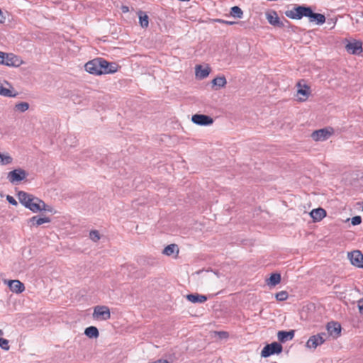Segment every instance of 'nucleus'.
Returning a JSON list of instances; mask_svg holds the SVG:
<instances>
[{
    "instance_id": "obj_1",
    "label": "nucleus",
    "mask_w": 363,
    "mask_h": 363,
    "mask_svg": "<svg viewBox=\"0 0 363 363\" xmlns=\"http://www.w3.org/2000/svg\"><path fill=\"white\" fill-rule=\"evenodd\" d=\"M84 67L86 72L95 75L115 73L118 70L116 64L108 62L106 60L99 57L87 62Z\"/></svg>"
},
{
    "instance_id": "obj_2",
    "label": "nucleus",
    "mask_w": 363,
    "mask_h": 363,
    "mask_svg": "<svg viewBox=\"0 0 363 363\" xmlns=\"http://www.w3.org/2000/svg\"><path fill=\"white\" fill-rule=\"evenodd\" d=\"M18 198L25 207L33 213L42 211L51 212L52 211V207L46 205L43 201L25 191H19Z\"/></svg>"
},
{
    "instance_id": "obj_3",
    "label": "nucleus",
    "mask_w": 363,
    "mask_h": 363,
    "mask_svg": "<svg viewBox=\"0 0 363 363\" xmlns=\"http://www.w3.org/2000/svg\"><path fill=\"white\" fill-rule=\"evenodd\" d=\"M286 17L291 19L299 20L303 17H309L311 15V9L305 6H296L290 10L285 11Z\"/></svg>"
},
{
    "instance_id": "obj_4",
    "label": "nucleus",
    "mask_w": 363,
    "mask_h": 363,
    "mask_svg": "<svg viewBox=\"0 0 363 363\" xmlns=\"http://www.w3.org/2000/svg\"><path fill=\"white\" fill-rule=\"evenodd\" d=\"M296 99L299 102L306 101L311 96V87L305 80L301 79L296 83Z\"/></svg>"
},
{
    "instance_id": "obj_5",
    "label": "nucleus",
    "mask_w": 363,
    "mask_h": 363,
    "mask_svg": "<svg viewBox=\"0 0 363 363\" xmlns=\"http://www.w3.org/2000/svg\"><path fill=\"white\" fill-rule=\"evenodd\" d=\"M334 129L332 127H327L313 131L311 133V138L315 141H325L334 134Z\"/></svg>"
},
{
    "instance_id": "obj_6",
    "label": "nucleus",
    "mask_w": 363,
    "mask_h": 363,
    "mask_svg": "<svg viewBox=\"0 0 363 363\" xmlns=\"http://www.w3.org/2000/svg\"><path fill=\"white\" fill-rule=\"evenodd\" d=\"M1 60H2V62H0V64L9 67H19L23 63L20 57L13 53L4 52V56Z\"/></svg>"
},
{
    "instance_id": "obj_7",
    "label": "nucleus",
    "mask_w": 363,
    "mask_h": 363,
    "mask_svg": "<svg viewBox=\"0 0 363 363\" xmlns=\"http://www.w3.org/2000/svg\"><path fill=\"white\" fill-rule=\"evenodd\" d=\"M93 318L99 320H107L111 318L109 308L106 306H96L94 308Z\"/></svg>"
},
{
    "instance_id": "obj_8",
    "label": "nucleus",
    "mask_w": 363,
    "mask_h": 363,
    "mask_svg": "<svg viewBox=\"0 0 363 363\" xmlns=\"http://www.w3.org/2000/svg\"><path fill=\"white\" fill-rule=\"evenodd\" d=\"M282 346L277 342H274L271 344L267 345L261 352V356L262 357H268L274 354H279L282 352Z\"/></svg>"
},
{
    "instance_id": "obj_9",
    "label": "nucleus",
    "mask_w": 363,
    "mask_h": 363,
    "mask_svg": "<svg viewBox=\"0 0 363 363\" xmlns=\"http://www.w3.org/2000/svg\"><path fill=\"white\" fill-rule=\"evenodd\" d=\"M325 337L326 334L323 333L313 335L308 340L306 346L309 349H315L325 341Z\"/></svg>"
},
{
    "instance_id": "obj_10",
    "label": "nucleus",
    "mask_w": 363,
    "mask_h": 363,
    "mask_svg": "<svg viewBox=\"0 0 363 363\" xmlns=\"http://www.w3.org/2000/svg\"><path fill=\"white\" fill-rule=\"evenodd\" d=\"M265 16L268 22L276 27L283 28L284 26L283 22L280 20L277 11L274 10L267 11Z\"/></svg>"
},
{
    "instance_id": "obj_11",
    "label": "nucleus",
    "mask_w": 363,
    "mask_h": 363,
    "mask_svg": "<svg viewBox=\"0 0 363 363\" xmlns=\"http://www.w3.org/2000/svg\"><path fill=\"white\" fill-rule=\"evenodd\" d=\"M26 176V171L19 168L9 172L8 179L11 183L13 184L23 180Z\"/></svg>"
},
{
    "instance_id": "obj_12",
    "label": "nucleus",
    "mask_w": 363,
    "mask_h": 363,
    "mask_svg": "<svg viewBox=\"0 0 363 363\" xmlns=\"http://www.w3.org/2000/svg\"><path fill=\"white\" fill-rule=\"evenodd\" d=\"M191 121L194 123L199 125H210L213 123V120L211 117L203 114L193 115Z\"/></svg>"
},
{
    "instance_id": "obj_13",
    "label": "nucleus",
    "mask_w": 363,
    "mask_h": 363,
    "mask_svg": "<svg viewBox=\"0 0 363 363\" xmlns=\"http://www.w3.org/2000/svg\"><path fill=\"white\" fill-rule=\"evenodd\" d=\"M4 283L7 284L10 290L15 294H21L24 289V284L19 280H4Z\"/></svg>"
},
{
    "instance_id": "obj_14",
    "label": "nucleus",
    "mask_w": 363,
    "mask_h": 363,
    "mask_svg": "<svg viewBox=\"0 0 363 363\" xmlns=\"http://www.w3.org/2000/svg\"><path fill=\"white\" fill-rule=\"evenodd\" d=\"M351 263L360 268H363V255L360 251L356 250L348 254Z\"/></svg>"
},
{
    "instance_id": "obj_15",
    "label": "nucleus",
    "mask_w": 363,
    "mask_h": 363,
    "mask_svg": "<svg viewBox=\"0 0 363 363\" xmlns=\"http://www.w3.org/2000/svg\"><path fill=\"white\" fill-rule=\"evenodd\" d=\"M347 51L352 55H359L362 52V43L360 41L349 43L346 45Z\"/></svg>"
},
{
    "instance_id": "obj_16",
    "label": "nucleus",
    "mask_w": 363,
    "mask_h": 363,
    "mask_svg": "<svg viewBox=\"0 0 363 363\" xmlns=\"http://www.w3.org/2000/svg\"><path fill=\"white\" fill-rule=\"evenodd\" d=\"M327 330L330 335L337 338L340 335L341 325L337 322H330L327 325Z\"/></svg>"
},
{
    "instance_id": "obj_17",
    "label": "nucleus",
    "mask_w": 363,
    "mask_h": 363,
    "mask_svg": "<svg viewBox=\"0 0 363 363\" xmlns=\"http://www.w3.org/2000/svg\"><path fill=\"white\" fill-rule=\"evenodd\" d=\"M210 72L211 68L208 65L203 67L202 65H199L195 67V74L199 79L206 78L209 75Z\"/></svg>"
},
{
    "instance_id": "obj_18",
    "label": "nucleus",
    "mask_w": 363,
    "mask_h": 363,
    "mask_svg": "<svg viewBox=\"0 0 363 363\" xmlns=\"http://www.w3.org/2000/svg\"><path fill=\"white\" fill-rule=\"evenodd\" d=\"M314 222H319L326 216V211L322 208L313 209L310 213Z\"/></svg>"
},
{
    "instance_id": "obj_19",
    "label": "nucleus",
    "mask_w": 363,
    "mask_h": 363,
    "mask_svg": "<svg viewBox=\"0 0 363 363\" xmlns=\"http://www.w3.org/2000/svg\"><path fill=\"white\" fill-rule=\"evenodd\" d=\"M50 222V219L48 217H38L33 216L28 220V223L30 227H37L44 223H48Z\"/></svg>"
},
{
    "instance_id": "obj_20",
    "label": "nucleus",
    "mask_w": 363,
    "mask_h": 363,
    "mask_svg": "<svg viewBox=\"0 0 363 363\" xmlns=\"http://www.w3.org/2000/svg\"><path fill=\"white\" fill-rule=\"evenodd\" d=\"M294 330H289V331L281 330V331H279L277 333V338L281 342H286L289 340H291L294 338Z\"/></svg>"
},
{
    "instance_id": "obj_21",
    "label": "nucleus",
    "mask_w": 363,
    "mask_h": 363,
    "mask_svg": "<svg viewBox=\"0 0 363 363\" xmlns=\"http://www.w3.org/2000/svg\"><path fill=\"white\" fill-rule=\"evenodd\" d=\"M137 13L139 18L140 26L143 28H147L149 26L148 16L143 11H139Z\"/></svg>"
},
{
    "instance_id": "obj_22",
    "label": "nucleus",
    "mask_w": 363,
    "mask_h": 363,
    "mask_svg": "<svg viewBox=\"0 0 363 363\" xmlns=\"http://www.w3.org/2000/svg\"><path fill=\"white\" fill-rule=\"evenodd\" d=\"M179 252V247L176 244L168 245L162 251V253L167 256H171L176 253L178 255Z\"/></svg>"
},
{
    "instance_id": "obj_23",
    "label": "nucleus",
    "mask_w": 363,
    "mask_h": 363,
    "mask_svg": "<svg viewBox=\"0 0 363 363\" xmlns=\"http://www.w3.org/2000/svg\"><path fill=\"white\" fill-rule=\"evenodd\" d=\"M281 281V275L278 273L272 274L269 279H266V283L269 286H274Z\"/></svg>"
},
{
    "instance_id": "obj_24",
    "label": "nucleus",
    "mask_w": 363,
    "mask_h": 363,
    "mask_svg": "<svg viewBox=\"0 0 363 363\" xmlns=\"http://www.w3.org/2000/svg\"><path fill=\"white\" fill-rule=\"evenodd\" d=\"M310 21H316L318 24H323L325 22V17L320 13H313L311 10V15L309 16Z\"/></svg>"
},
{
    "instance_id": "obj_25",
    "label": "nucleus",
    "mask_w": 363,
    "mask_h": 363,
    "mask_svg": "<svg viewBox=\"0 0 363 363\" xmlns=\"http://www.w3.org/2000/svg\"><path fill=\"white\" fill-rule=\"evenodd\" d=\"M84 334L89 338H96L99 335L98 329L94 326H89L84 330Z\"/></svg>"
},
{
    "instance_id": "obj_26",
    "label": "nucleus",
    "mask_w": 363,
    "mask_h": 363,
    "mask_svg": "<svg viewBox=\"0 0 363 363\" xmlns=\"http://www.w3.org/2000/svg\"><path fill=\"white\" fill-rule=\"evenodd\" d=\"M17 93L14 92L12 89L5 88L1 84H0V95L8 97H15L17 96Z\"/></svg>"
},
{
    "instance_id": "obj_27",
    "label": "nucleus",
    "mask_w": 363,
    "mask_h": 363,
    "mask_svg": "<svg viewBox=\"0 0 363 363\" xmlns=\"http://www.w3.org/2000/svg\"><path fill=\"white\" fill-rule=\"evenodd\" d=\"M12 162H13V158L9 154H8V153L3 154V153L0 152V164L1 165L9 164H11Z\"/></svg>"
},
{
    "instance_id": "obj_28",
    "label": "nucleus",
    "mask_w": 363,
    "mask_h": 363,
    "mask_svg": "<svg viewBox=\"0 0 363 363\" xmlns=\"http://www.w3.org/2000/svg\"><path fill=\"white\" fill-rule=\"evenodd\" d=\"M212 84L213 85L218 86L219 87H225L227 84V81L224 76L218 77L212 80Z\"/></svg>"
},
{
    "instance_id": "obj_29",
    "label": "nucleus",
    "mask_w": 363,
    "mask_h": 363,
    "mask_svg": "<svg viewBox=\"0 0 363 363\" xmlns=\"http://www.w3.org/2000/svg\"><path fill=\"white\" fill-rule=\"evenodd\" d=\"M187 301L191 303H203L207 300V296H186Z\"/></svg>"
},
{
    "instance_id": "obj_30",
    "label": "nucleus",
    "mask_w": 363,
    "mask_h": 363,
    "mask_svg": "<svg viewBox=\"0 0 363 363\" xmlns=\"http://www.w3.org/2000/svg\"><path fill=\"white\" fill-rule=\"evenodd\" d=\"M230 15L233 17L241 18L242 17L243 12L240 7L235 6L231 8Z\"/></svg>"
},
{
    "instance_id": "obj_31",
    "label": "nucleus",
    "mask_w": 363,
    "mask_h": 363,
    "mask_svg": "<svg viewBox=\"0 0 363 363\" xmlns=\"http://www.w3.org/2000/svg\"><path fill=\"white\" fill-rule=\"evenodd\" d=\"M15 108L21 112H25L29 108V104L27 102H21L16 104Z\"/></svg>"
},
{
    "instance_id": "obj_32",
    "label": "nucleus",
    "mask_w": 363,
    "mask_h": 363,
    "mask_svg": "<svg viewBox=\"0 0 363 363\" xmlns=\"http://www.w3.org/2000/svg\"><path fill=\"white\" fill-rule=\"evenodd\" d=\"M0 347L3 350L8 351L10 349L9 340L4 338H0Z\"/></svg>"
},
{
    "instance_id": "obj_33",
    "label": "nucleus",
    "mask_w": 363,
    "mask_h": 363,
    "mask_svg": "<svg viewBox=\"0 0 363 363\" xmlns=\"http://www.w3.org/2000/svg\"><path fill=\"white\" fill-rule=\"evenodd\" d=\"M89 238L94 242H97L100 240V235L97 230H91L89 233Z\"/></svg>"
},
{
    "instance_id": "obj_34",
    "label": "nucleus",
    "mask_w": 363,
    "mask_h": 363,
    "mask_svg": "<svg viewBox=\"0 0 363 363\" xmlns=\"http://www.w3.org/2000/svg\"><path fill=\"white\" fill-rule=\"evenodd\" d=\"M362 222V218L359 216H354L352 218L351 223L353 225H357L360 224Z\"/></svg>"
},
{
    "instance_id": "obj_35",
    "label": "nucleus",
    "mask_w": 363,
    "mask_h": 363,
    "mask_svg": "<svg viewBox=\"0 0 363 363\" xmlns=\"http://www.w3.org/2000/svg\"><path fill=\"white\" fill-rule=\"evenodd\" d=\"M216 334L219 337L220 339H226L228 337L229 335L228 333L225 331H219L216 332Z\"/></svg>"
},
{
    "instance_id": "obj_36",
    "label": "nucleus",
    "mask_w": 363,
    "mask_h": 363,
    "mask_svg": "<svg viewBox=\"0 0 363 363\" xmlns=\"http://www.w3.org/2000/svg\"><path fill=\"white\" fill-rule=\"evenodd\" d=\"M6 199L9 201V203H11L12 205H14V206L17 205V201H16V199L13 196H10V195H8L6 196Z\"/></svg>"
},
{
    "instance_id": "obj_37",
    "label": "nucleus",
    "mask_w": 363,
    "mask_h": 363,
    "mask_svg": "<svg viewBox=\"0 0 363 363\" xmlns=\"http://www.w3.org/2000/svg\"><path fill=\"white\" fill-rule=\"evenodd\" d=\"M358 308L360 313L363 314V299L358 301Z\"/></svg>"
},
{
    "instance_id": "obj_38",
    "label": "nucleus",
    "mask_w": 363,
    "mask_h": 363,
    "mask_svg": "<svg viewBox=\"0 0 363 363\" xmlns=\"http://www.w3.org/2000/svg\"><path fill=\"white\" fill-rule=\"evenodd\" d=\"M218 21L225 23L226 25H233L235 23V22H233V21H224V20H218Z\"/></svg>"
},
{
    "instance_id": "obj_39",
    "label": "nucleus",
    "mask_w": 363,
    "mask_h": 363,
    "mask_svg": "<svg viewBox=\"0 0 363 363\" xmlns=\"http://www.w3.org/2000/svg\"><path fill=\"white\" fill-rule=\"evenodd\" d=\"M121 11L123 13H128L129 11V8L127 6H122Z\"/></svg>"
},
{
    "instance_id": "obj_40",
    "label": "nucleus",
    "mask_w": 363,
    "mask_h": 363,
    "mask_svg": "<svg viewBox=\"0 0 363 363\" xmlns=\"http://www.w3.org/2000/svg\"><path fill=\"white\" fill-rule=\"evenodd\" d=\"M275 297H276L277 301H283L286 300L288 296H275Z\"/></svg>"
},
{
    "instance_id": "obj_41",
    "label": "nucleus",
    "mask_w": 363,
    "mask_h": 363,
    "mask_svg": "<svg viewBox=\"0 0 363 363\" xmlns=\"http://www.w3.org/2000/svg\"><path fill=\"white\" fill-rule=\"evenodd\" d=\"M286 291H281L278 294H277L276 295H286Z\"/></svg>"
},
{
    "instance_id": "obj_42",
    "label": "nucleus",
    "mask_w": 363,
    "mask_h": 363,
    "mask_svg": "<svg viewBox=\"0 0 363 363\" xmlns=\"http://www.w3.org/2000/svg\"><path fill=\"white\" fill-rule=\"evenodd\" d=\"M4 56V52L0 51V59ZM0 62H2V60H0Z\"/></svg>"
},
{
    "instance_id": "obj_43",
    "label": "nucleus",
    "mask_w": 363,
    "mask_h": 363,
    "mask_svg": "<svg viewBox=\"0 0 363 363\" xmlns=\"http://www.w3.org/2000/svg\"><path fill=\"white\" fill-rule=\"evenodd\" d=\"M3 335V331L1 330H0V335Z\"/></svg>"
}]
</instances>
